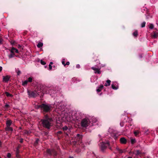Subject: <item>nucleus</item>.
<instances>
[{
  "mask_svg": "<svg viewBox=\"0 0 158 158\" xmlns=\"http://www.w3.org/2000/svg\"><path fill=\"white\" fill-rule=\"evenodd\" d=\"M91 118L90 117H86L83 119L81 122V126L83 127H86L89 125L91 121H90Z\"/></svg>",
  "mask_w": 158,
  "mask_h": 158,
  "instance_id": "nucleus-1",
  "label": "nucleus"
},
{
  "mask_svg": "<svg viewBox=\"0 0 158 158\" xmlns=\"http://www.w3.org/2000/svg\"><path fill=\"white\" fill-rule=\"evenodd\" d=\"M52 119L50 118H46V119L42 120V123L43 126L47 128H49L51 126Z\"/></svg>",
  "mask_w": 158,
  "mask_h": 158,
  "instance_id": "nucleus-2",
  "label": "nucleus"
},
{
  "mask_svg": "<svg viewBox=\"0 0 158 158\" xmlns=\"http://www.w3.org/2000/svg\"><path fill=\"white\" fill-rule=\"evenodd\" d=\"M39 107H41L45 112H48L50 110V106L45 104H42L40 105Z\"/></svg>",
  "mask_w": 158,
  "mask_h": 158,
  "instance_id": "nucleus-3",
  "label": "nucleus"
},
{
  "mask_svg": "<svg viewBox=\"0 0 158 158\" xmlns=\"http://www.w3.org/2000/svg\"><path fill=\"white\" fill-rule=\"evenodd\" d=\"M12 123V121L10 120H9L7 121L6 122V130L8 131H13V129L12 127H10Z\"/></svg>",
  "mask_w": 158,
  "mask_h": 158,
  "instance_id": "nucleus-4",
  "label": "nucleus"
},
{
  "mask_svg": "<svg viewBox=\"0 0 158 158\" xmlns=\"http://www.w3.org/2000/svg\"><path fill=\"white\" fill-rule=\"evenodd\" d=\"M109 143L108 142H107L106 143H101L100 145V147L101 149L103 151L106 149L107 146H109Z\"/></svg>",
  "mask_w": 158,
  "mask_h": 158,
  "instance_id": "nucleus-5",
  "label": "nucleus"
},
{
  "mask_svg": "<svg viewBox=\"0 0 158 158\" xmlns=\"http://www.w3.org/2000/svg\"><path fill=\"white\" fill-rule=\"evenodd\" d=\"M29 96L30 97H36L37 94L38 93L35 92H30L28 91H27Z\"/></svg>",
  "mask_w": 158,
  "mask_h": 158,
  "instance_id": "nucleus-6",
  "label": "nucleus"
},
{
  "mask_svg": "<svg viewBox=\"0 0 158 158\" xmlns=\"http://www.w3.org/2000/svg\"><path fill=\"white\" fill-rule=\"evenodd\" d=\"M91 69L94 71L95 73H98V74H100L101 73V71L100 69L98 68H95V67H93L91 68Z\"/></svg>",
  "mask_w": 158,
  "mask_h": 158,
  "instance_id": "nucleus-7",
  "label": "nucleus"
},
{
  "mask_svg": "<svg viewBox=\"0 0 158 158\" xmlns=\"http://www.w3.org/2000/svg\"><path fill=\"white\" fill-rule=\"evenodd\" d=\"M112 88L114 89H118V86L117 85V83L116 82H114L111 85Z\"/></svg>",
  "mask_w": 158,
  "mask_h": 158,
  "instance_id": "nucleus-8",
  "label": "nucleus"
},
{
  "mask_svg": "<svg viewBox=\"0 0 158 158\" xmlns=\"http://www.w3.org/2000/svg\"><path fill=\"white\" fill-rule=\"evenodd\" d=\"M10 77L9 76H3V81L7 82L9 80Z\"/></svg>",
  "mask_w": 158,
  "mask_h": 158,
  "instance_id": "nucleus-9",
  "label": "nucleus"
},
{
  "mask_svg": "<svg viewBox=\"0 0 158 158\" xmlns=\"http://www.w3.org/2000/svg\"><path fill=\"white\" fill-rule=\"evenodd\" d=\"M120 142L122 144H126L127 143L126 139L124 137L121 138L120 140Z\"/></svg>",
  "mask_w": 158,
  "mask_h": 158,
  "instance_id": "nucleus-10",
  "label": "nucleus"
},
{
  "mask_svg": "<svg viewBox=\"0 0 158 158\" xmlns=\"http://www.w3.org/2000/svg\"><path fill=\"white\" fill-rule=\"evenodd\" d=\"M10 52L11 53H14V52L16 53H19V51L17 49L15 48L14 47H12L10 50Z\"/></svg>",
  "mask_w": 158,
  "mask_h": 158,
  "instance_id": "nucleus-11",
  "label": "nucleus"
},
{
  "mask_svg": "<svg viewBox=\"0 0 158 158\" xmlns=\"http://www.w3.org/2000/svg\"><path fill=\"white\" fill-rule=\"evenodd\" d=\"M103 85H99L96 89L97 91V92H99L101 91L102 89H103Z\"/></svg>",
  "mask_w": 158,
  "mask_h": 158,
  "instance_id": "nucleus-12",
  "label": "nucleus"
},
{
  "mask_svg": "<svg viewBox=\"0 0 158 158\" xmlns=\"http://www.w3.org/2000/svg\"><path fill=\"white\" fill-rule=\"evenodd\" d=\"M111 81L110 80H107L106 81V83H105L104 85L106 86H109L110 85Z\"/></svg>",
  "mask_w": 158,
  "mask_h": 158,
  "instance_id": "nucleus-13",
  "label": "nucleus"
},
{
  "mask_svg": "<svg viewBox=\"0 0 158 158\" xmlns=\"http://www.w3.org/2000/svg\"><path fill=\"white\" fill-rule=\"evenodd\" d=\"M5 94H6V96L8 97H12L13 96V95L12 94H10L7 92H5Z\"/></svg>",
  "mask_w": 158,
  "mask_h": 158,
  "instance_id": "nucleus-14",
  "label": "nucleus"
},
{
  "mask_svg": "<svg viewBox=\"0 0 158 158\" xmlns=\"http://www.w3.org/2000/svg\"><path fill=\"white\" fill-rule=\"evenodd\" d=\"M53 152V150L51 151L50 150L48 149L47 150V152L48 155H51Z\"/></svg>",
  "mask_w": 158,
  "mask_h": 158,
  "instance_id": "nucleus-15",
  "label": "nucleus"
},
{
  "mask_svg": "<svg viewBox=\"0 0 158 158\" xmlns=\"http://www.w3.org/2000/svg\"><path fill=\"white\" fill-rule=\"evenodd\" d=\"M43 46V44L40 42H39L37 45V47L38 48H40L42 47Z\"/></svg>",
  "mask_w": 158,
  "mask_h": 158,
  "instance_id": "nucleus-16",
  "label": "nucleus"
},
{
  "mask_svg": "<svg viewBox=\"0 0 158 158\" xmlns=\"http://www.w3.org/2000/svg\"><path fill=\"white\" fill-rule=\"evenodd\" d=\"M28 82V81L27 80H26L23 82L22 85L24 86H25L27 85Z\"/></svg>",
  "mask_w": 158,
  "mask_h": 158,
  "instance_id": "nucleus-17",
  "label": "nucleus"
},
{
  "mask_svg": "<svg viewBox=\"0 0 158 158\" xmlns=\"http://www.w3.org/2000/svg\"><path fill=\"white\" fill-rule=\"evenodd\" d=\"M92 119L93 123H96L97 121V119L94 117H92Z\"/></svg>",
  "mask_w": 158,
  "mask_h": 158,
  "instance_id": "nucleus-18",
  "label": "nucleus"
},
{
  "mask_svg": "<svg viewBox=\"0 0 158 158\" xmlns=\"http://www.w3.org/2000/svg\"><path fill=\"white\" fill-rule=\"evenodd\" d=\"M139 131H134V134L135 136H137V135L139 134Z\"/></svg>",
  "mask_w": 158,
  "mask_h": 158,
  "instance_id": "nucleus-19",
  "label": "nucleus"
},
{
  "mask_svg": "<svg viewBox=\"0 0 158 158\" xmlns=\"http://www.w3.org/2000/svg\"><path fill=\"white\" fill-rule=\"evenodd\" d=\"M134 153L136 155H138L140 153L139 151L138 150L135 151Z\"/></svg>",
  "mask_w": 158,
  "mask_h": 158,
  "instance_id": "nucleus-20",
  "label": "nucleus"
},
{
  "mask_svg": "<svg viewBox=\"0 0 158 158\" xmlns=\"http://www.w3.org/2000/svg\"><path fill=\"white\" fill-rule=\"evenodd\" d=\"M14 55H15V54H14V53H11V54L9 56V58H11L13 57L14 56Z\"/></svg>",
  "mask_w": 158,
  "mask_h": 158,
  "instance_id": "nucleus-21",
  "label": "nucleus"
},
{
  "mask_svg": "<svg viewBox=\"0 0 158 158\" xmlns=\"http://www.w3.org/2000/svg\"><path fill=\"white\" fill-rule=\"evenodd\" d=\"M131 141L132 144H134L135 142V139H131Z\"/></svg>",
  "mask_w": 158,
  "mask_h": 158,
  "instance_id": "nucleus-22",
  "label": "nucleus"
},
{
  "mask_svg": "<svg viewBox=\"0 0 158 158\" xmlns=\"http://www.w3.org/2000/svg\"><path fill=\"white\" fill-rule=\"evenodd\" d=\"M133 35L135 36H136L138 35V32L137 31H135L133 34Z\"/></svg>",
  "mask_w": 158,
  "mask_h": 158,
  "instance_id": "nucleus-23",
  "label": "nucleus"
},
{
  "mask_svg": "<svg viewBox=\"0 0 158 158\" xmlns=\"http://www.w3.org/2000/svg\"><path fill=\"white\" fill-rule=\"evenodd\" d=\"M146 23L145 22H143L141 24V27H145Z\"/></svg>",
  "mask_w": 158,
  "mask_h": 158,
  "instance_id": "nucleus-24",
  "label": "nucleus"
},
{
  "mask_svg": "<svg viewBox=\"0 0 158 158\" xmlns=\"http://www.w3.org/2000/svg\"><path fill=\"white\" fill-rule=\"evenodd\" d=\"M16 72L18 75H19L21 73V71L19 69H16Z\"/></svg>",
  "mask_w": 158,
  "mask_h": 158,
  "instance_id": "nucleus-25",
  "label": "nucleus"
},
{
  "mask_svg": "<svg viewBox=\"0 0 158 158\" xmlns=\"http://www.w3.org/2000/svg\"><path fill=\"white\" fill-rule=\"evenodd\" d=\"M32 79H32V77H30L28 78V80H27V81H28V82H31L32 81Z\"/></svg>",
  "mask_w": 158,
  "mask_h": 158,
  "instance_id": "nucleus-26",
  "label": "nucleus"
},
{
  "mask_svg": "<svg viewBox=\"0 0 158 158\" xmlns=\"http://www.w3.org/2000/svg\"><path fill=\"white\" fill-rule=\"evenodd\" d=\"M149 28L151 29H152L154 28L153 25L152 24H150Z\"/></svg>",
  "mask_w": 158,
  "mask_h": 158,
  "instance_id": "nucleus-27",
  "label": "nucleus"
},
{
  "mask_svg": "<svg viewBox=\"0 0 158 158\" xmlns=\"http://www.w3.org/2000/svg\"><path fill=\"white\" fill-rule=\"evenodd\" d=\"M40 63L41 64L43 65H44L46 64V63L44 61H43L42 60H41Z\"/></svg>",
  "mask_w": 158,
  "mask_h": 158,
  "instance_id": "nucleus-28",
  "label": "nucleus"
},
{
  "mask_svg": "<svg viewBox=\"0 0 158 158\" xmlns=\"http://www.w3.org/2000/svg\"><path fill=\"white\" fill-rule=\"evenodd\" d=\"M7 156L8 158H10L11 157V154L10 153H8L7 154Z\"/></svg>",
  "mask_w": 158,
  "mask_h": 158,
  "instance_id": "nucleus-29",
  "label": "nucleus"
},
{
  "mask_svg": "<svg viewBox=\"0 0 158 158\" xmlns=\"http://www.w3.org/2000/svg\"><path fill=\"white\" fill-rule=\"evenodd\" d=\"M2 37L0 35V44H2Z\"/></svg>",
  "mask_w": 158,
  "mask_h": 158,
  "instance_id": "nucleus-30",
  "label": "nucleus"
},
{
  "mask_svg": "<svg viewBox=\"0 0 158 158\" xmlns=\"http://www.w3.org/2000/svg\"><path fill=\"white\" fill-rule=\"evenodd\" d=\"M64 62H65V60H64V59L62 61V64L63 65H64V66H65L66 65V64H65Z\"/></svg>",
  "mask_w": 158,
  "mask_h": 158,
  "instance_id": "nucleus-31",
  "label": "nucleus"
},
{
  "mask_svg": "<svg viewBox=\"0 0 158 158\" xmlns=\"http://www.w3.org/2000/svg\"><path fill=\"white\" fill-rule=\"evenodd\" d=\"M116 149H117V150L119 151V152L120 153H122L123 152L122 150H120L118 148H117Z\"/></svg>",
  "mask_w": 158,
  "mask_h": 158,
  "instance_id": "nucleus-32",
  "label": "nucleus"
},
{
  "mask_svg": "<svg viewBox=\"0 0 158 158\" xmlns=\"http://www.w3.org/2000/svg\"><path fill=\"white\" fill-rule=\"evenodd\" d=\"M30 133L29 131H24V134H29Z\"/></svg>",
  "mask_w": 158,
  "mask_h": 158,
  "instance_id": "nucleus-33",
  "label": "nucleus"
},
{
  "mask_svg": "<svg viewBox=\"0 0 158 158\" xmlns=\"http://www.w3.org/2000/svg\"><path fill=\"white\" fill-rule=\"evenodd\" d=\"M68 127L67 126H64L63 128V129L64 130H67L68 129Z\"/></svg>",
  "mask_w": 158,
  "mask_h": 158,
  "instance_id": "nucleus-34",
  "label": "nucleus"
},
{
  "mask_svg": "<svg viewBox=\"0 0 158 158\" xmlns=\"http://www.w3.org/2000/svg\"><path fill=\"white\" fill-rule=\"evenodd\" d=\"M49 68L50 70H51L52 69V66L51 64H49Z\"/></svg>",
  "mask_w": 158,
  "mask_h": 158,
  "instance_id": "nucleus-35",
  "label": "nucleus"
},
{
  "mask_svg": "<svg viewBox=\"0 0 158 158\" xmlns=\"http://www.w3.org/2000/svg\"><path fill=\"white\" fill-rule=\"evenodd\" d=\"M15 42L14 41H11V42H10V43L11 44H15Z\"/></svg>",
  "mask_w": 158,
  "mask_h": 158,
  "instance_id": "nucleus-36",
  "label": "nucleus"
},
{
  "mask_svg": "<svg viewBox=\"0 0 158 158\" xmlns=\"http://www.w3.org/2000/svg\"><path fill=\"white\" fill-rule=\"evenodd\" d=\"M5 106L6 108H8L9 107V105L8 104H6L5 105Z\"/></svg>",
  "mask_w": 158,
  "mask_h": 158,
  "instance_id": "nucleus-37",
  "label": "nucleus"
},
{
  "mask_svg": "<svg viewBox=\"0 0 158 158\" xmlns=\"http://www.w3.org/2000/svg\"><path fill=\"white\" fill-rule=\"evenodd\" d=\"M76 67L77 68H80V65L79 64H77L76 65Z\"/></svg>",
  "mask_w": 158,
  "mask_h": 158,
  "instance_id": "nucleus-38",
  "label": "nucleus"
},
{
  "mask_svg": "<svg viewBox=\"0 0 158 158\" xmlns=\"http://www.w3.org/2000/svg\"><path fill=\"white\" fill-rule=\"evenodd\" d=\"M69 64L70 63L69 62H67L65 64L66 65H69Z\"/></svg>",
  "mask_w": 158,
  "mask_h": 158,
  "instance_id": "nucleus-39",
  "label": "nucleus"
},
{
  "mask_svg": "<svg viewBox=\"0 0 158 158\" xmlns=\"http://www.w3.org/2000/svg\"><path fill=\"white\" fill-rule=\"evenodd\" d=\"M153 37L155 38H156V34H154L153 35Z\"/></svg>",
  "mask_w": 158,
  "mask_h": 158,
  "instance_id": "nucleus-40",
  "label": "nucleus"
},
{
  "mask_svg": "<svg viewBox=\"0 0 158 158\" xmlns=\"http://www.w3.org/2000/svg\"><path fill=\"white\" fill-rule=\"evenodd\" d=\"M2 67L1 66H0V72L2 70Z\"/></svg>",
  "mask_w": 158,
  "mask_h": 158,
  "instance_id": "nucleus-41",
  "label": "nucleus"
},
{
  "mask_svg": "<svg viewBox=\"0 0 158 158\" xmlns=\"http://www.w3.org/2000/svg\"><path fill=\"white\" fill-rule=\"evenodd\" d=\"M20 143H22V142H23V139H20Z\"/></svg>",
  "mask_w": 158,
  "mask_h": 158,
  "instance_id": "nucleus-42",
  "label": "nucleus"
},
{
  "mask_svg": "<svg viewBox=\"0 0 158 158\" xmlns=\"http://www.w3.org/2000/svg\"><path fill=\"white\" fill-rule=\"evenodd\" d=\"M39 140L38 139H37L36 140V142H37Z\"/></svg>",
  "mask_w": 158,
  "mask_h": 158,
  "instance_id": "nucleus-43",
  "label": "nucleus"
},
{
  "mask_svg": "<svg viewBox=\"0 0 158 158\" xmlns=\"http://www.w3.org/2000/svg\"><path fill=\"white\" fill-rule=\"evenodd\" d=\"M1 145H2V143H1V141H0V146H1Z\"/></svg>",
  "mask_w": 158,
  "mask_h": 158,
  "instance_id": "nucleus-44",
  "label": "nucleus"
},
{
  "mask_svg": "<svg viewBox=\"0 0 158 158\" xmlns=\"http://www.w3.org/2000/svg\"><path fill=\"white\" fill-rule=\"evenodd\" d=\"M79 135H80L79 134H77V137H79Z\"/></svg>",
  "mask_w": 158,
  "mask_h": 158,
  "instance_id": "nucleus-45",
  "label": "nucleus"
},
{
  "mask_svg": "<svg viewBox=\"0 0 158 158\" xmlns=\"http://www.w3.org/2000/svg\"><path fill=\"white\" fill-rule=\"evenodd\" d=\"M53 64V63L52 62H50V64H51V65L52 64Z\"/></svg>",
  "mask_w": 158,
  "mask_h": 158,
  "instance_id": "nucleus-46",
  "label": "nucleus"
},
{
  "mask_svg": "<svg viewBox=\"0 0 158 158\" xmlns=\"http://www.w3.org/2000/svg\"><path fill=\"white\" fill-rule=\"evenodd\" d=\"M128 158H132V157H128Z\"/></svg>",
  "mask_w": 158,
  "mask_h": 158,
  "instance_id": "nucleus-47",
  "label": "nucleus"
},
{
  "mask_svg": "<svg viewBox=\"0 0 158 158\" xmlns=\"http://www.w3.org/2000/svg\"><path fill=\"white\" fill-rule=\"evenodd\" d=\"M69 158H73V157H70Z\"/></svg>",
  "mask_w": 158,
  "mask_h": 158,
  "instance_id": "nucleus-48",
  "label": "nucleus"
},
{
  "mask_svg": "<svg viewBox=\"0 0 158 158\" xmlns=\"http://www.w3.org/2000/svg\"><path fill=\"white\" fill-rule=\"evenodd\" d=\"M20 47V45H18V47Z\"/></svg>",
  "mask_w": 158,
  "mask_h": 158,
  "instance_id": "nucleus-49",
  "label": "nucleus"
},
{
  "mask_svg": "<svg viewBox=\"0 0 158 158\" xmlns=\"http://www.w3.org/2000/svg\"><path fill=\"white\" fill-rule=\"evenodd\" d=\"M0 158H1V157H0Z\"/></svg>",
  "mask_w": 158,
  "mask_h": 158,
  "instance_id": "nucleus-50",
  "label": "nucleus"
}]
</instances>
